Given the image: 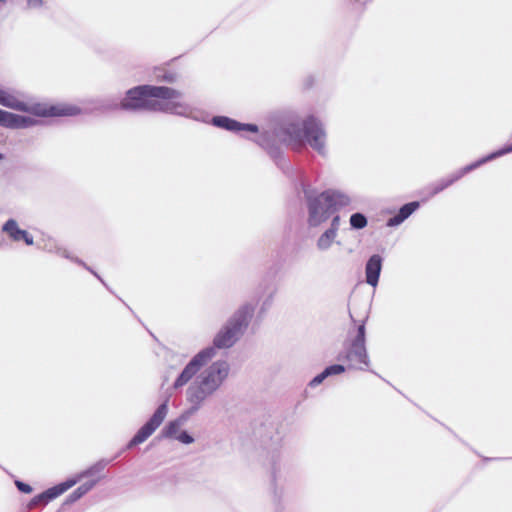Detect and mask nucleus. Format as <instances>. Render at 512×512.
Instances as JSON below:
<instances>
[{"instance_id":"39448f33","label":"nucleus","mask_w":512,"mask_h":512,"mask_svg":"<svg viewBox=\"0 0 512 512\" xmlns=\"http://www.w3.org/2000/svg\"><path fill=\"white\" fill-rule=\"evenodd\" d=\"M253 312L254 309L250 305H244L237 310L228 323L215 336L214 346L218 349L233 346L243 329L247 327Z\"/></svg>"},{"instance_id":"412c9836","label":"nucleus","mask_w":512,"mask_h":512,"mask_svg":"<svg viewBox=\"0 0 512 512\" xmlns=\"http://www.w3.org/2000/svg\"><path fill=\"white\" fill-rule=\"evenodd\" d=\"M177 76L173 72H164L163 74H157V80L172 83L176 80Z\"/></svg>"},{"instance_id":"a878e982","label":"nucleus","mask_w":512,"mask_h":512,"mask_svg":"<svg viewBox=\"0 0 512 512\" xmlns=\"http://www.w3.org/2000/svg\"><path fill=\"white\" fill-rule=\"evenodd\" d=\"M339 221L340 217L338 215L334 216L332 219L331 227L329 229L333 230L334 232H337L339 227Z\"/></svg>"},{"instance_id":"393cba45","label":"nucleus","mask_w":512,"mask_h":512,"mask_svg":"<svg viewBox=\"0 0 512 512\" xmlns=\"http://www.w3.org/2000/svg\"><path fill=\"white\" fill-rule=\"evenodd\" d=\"M327 377L325 371H323L322 373H320L319 375H317L311 382H310V385L311 386H316L318 384H320L325 378Z\"/></svg>"},{"instance_id":"ddd939ff","label":"nucleus","mask_w":512,"mask_h":512,"mask_svg":"<svg viewBox=\"0 0 512 512\" xmlns=\"http://www.w3.org/2000/svg\"><path fill=\"white\" fill-rule=\"evenodd\" d=\"M2 231L7 233L15 242L24 241L29 246L33 244V237L26 230L20 229L14 219L7 220L2 227Z\"/></svg>"},{"instance_id":"6ab92c4d","label":"nucleus","mask_w":512,"mask_h":512,"mask_svg":"<svg viewBox=\"0 0 512 512\" xmlns=\"http://www.w3.org/2000/svg\"><path fill=\"white\" fill-rule=\"evenodd\" d=\"M350 225L354 229H363L367 226V219L361 213H354L350 217Z\"/></svg>"},{"instance_id":"f03ea898","label":"nucleus","mask_w":512,"mask_h":512,"mask_svg":"<svg viewBox=\"0 0 512 512\" xmlns=\"http://www.w3.org/2000/svg\"><path fill=\"white\" fill-rule=\"evenodd\" d=\"M281 137L284 141L301 144L305 138L309 145L318 153H324L325 132L321 124L312 116L303 121H289L281 128Z\"/></svg>"},{"instance_id":"4be33fe9","label":"nucleus","mask_w":512,"mask_h":512,"mask_svg":"<svg viewBox=\"0 0 512 512\" xmlns=\"http://www.w3.org/2000/svg\"><path fill=\"white\" fill-rule=\"evenodd\" d=\"M15 485L19 491H21L22 493H25V494H30L33 491L32 487L29 484L24 483L20 480H16Z\"/></svg>"},{"instance_id":"bb28decb","label":"nucleus","mask_w":512,"mask_h":512,"mask_svg":"<svg viewBox=\"0 0 512 512\" xmlns=\"http://www.w3.org/2000/svg\"><path fill=\"white\" fill-rule=\"evenodd\" d=\"M2 159H3V155L0 153V160H2Z\"/></svg>"},{"instance_id":"aec40b11","label":"nucleus","mask_w":512,"mask_h":512,"mask_svg":"<svg viewBox=\"0 0 512 512\" xmlns=\"http://www.w3.org/2000/svg\"><path fill=\"white\" fill-rule=\"evenodd\" d=\"M346 367L344 365H341V364H334V365H331V366H328L327 368H325V373L328 376L330 375H338V374H341L345 371Z\"/></svg>"},{"instance_id":"9b49d317","label":"nucleus","mask_w":512,"mask_h":512,"mask_svg":"<svg viewBox=\"0 0 512 512\" xmlns=\"http://www.w3.org/2000/svg\"><path fill=\"white\" fill-rule=\"evenodd\" d=\"M83 477V474L78 475L74 479H69L63 483H60L52 488L47 489L43 493L37 495L33 500L32 503H38L43 502L44 504L48 503L49 501L57 498L64 492H66L68 489L73 487L75 484H77L81 478Z\"/></svg>"},{"instance_id":"a211bd4d","label":"nucleus","mask_w":512,"mask_h":512,"mask_svg":"<svg viewBox=\"0 0 512 512\" xmlns=\"http://www.w3.org/2000/svg\"><path fill=\"white\" fill-rule=\"evenodd\" d=\"M94 484H95L94 481H90V482L80 485L76 490H74L70 494L69 501L73 502V501L80 499L83 495H85L88 491H90L92 489Z\"/></svg>"},{"instance_id":"1a4fd4ad","label":"nucleus","mask_w":512,"mask_h":512,"mask_svg":"<svg viewBox=\"0 0 512 512\" xmlns=\"http://www.w3.org/2000/svg\"><path fill=\"white\" fill-rule=\"evenodd\" d=\"M214 348H207L196 354L185 366L179 377L174 382V387L179 388L186 385L200 369L214 356Z\"/></svg>"},{"instance_id":"4468645a","label":"nucleus","mask_w":512,"mask_h":512,"mask_svg":"<svg viewBox=\"0 0 512 512\" xmlns=\"http://www.w3.org/2000/svg\"><path fill=\"white\" fill-rule=\"evenodd\" d=\"M213 122L216 126L224 128L229 131H242L247 130L253 133H256L258 131V127L253 124H241L237 122L236 120H233L231 118L220 116L215 117L213 119Z\"/></svg>"},{"instance_id":"f3484780","label":"nucleus","mask_w":512,"mask_h":512,"mask_svg":"<svg viewBox=\"0 0 512 512\" xmlns=\"http://www.w3.org/2000/svg\"><path fill=\"white\" fill-rule=\"evenodd\" d=\"M337 232L331 229L326 230L318 239L317 246L319 249H327L331 246L333 240L336 237Z\"/></svg>"},{"instance_id":"dca6fc26","label":"nucleus","mask_w":512,"mask_h":512,"mask_svg":"<svg viewBox=\"0 0 512 512\" xmlns=\"http://www.w3.org/2000/svg\"><path fill=\"white\" fill-rule=\"evenodd\" d=\"M419 207L418 202H410L403 205L398 213L390 218L387 222L388 226H395L402 223L405 219H407L417 208Z\"/></svg>"},{"instance_id":"f257e3e1","label":"nucleus","mask_w":512,"mask_h":512,"mask_svg":"<svg viewBox=\"0 0 512 512\" xmlns=\"http://www.w3.org/2000/svg\"><path fill=\"white\" fill-rule=\"evenodd\" d=\"M128 111H151L170 114H185L187 105L182 93L167 86L139 85L129 89L119 104Z\"/></svg>"},{"instance_id":"9d476101","label":"nucleus","mask_w":512,"mask_h":512,"mask_svg":"<svg viewBox=\"0 0 512 512\" xmlns=\"http://www.w3.org/2000/svg\"><path fill=\"white\" fill-rule=\"evenodd\" d=\"M167 402L161 404L151 418L145 423L129 442V447L139 445L146 441L155 430L162 424L167 415Z\"/></svg>"},{"instance_id":"b1692460","label":"nucleus","mask_w":512,"mask_h":512,"mask_svg":"<svg viewBox=\"0 0 512 512\" xmlns=\"http://www.w3.org/2000/svg\"><path fill=\"white\" fill-rule=\"evenodd\" d=\"M176 438L180 442L185 443V444H189V443L193 442V438L187 432H181Z\"/></svg>"},{"instance_id":"5701e85b","label":"nucleus","mask_w":512,"mask_h":512,"mask_svg":"<svg viewBox=\"0 0 512 512\" xmlns=\"http://www.w3.org/2000/svg\"><path fill=\"white\" fill-rule=\"evenodd\" d=\"M178 426L179 425L177 422L169 423V425L166 427V430H165L166 436L173 437L174 434L176 433V430L178 429Z\"/></svg>"},{"instance_id":"423d86ee","label":"nucleus","mask_w":512,"mask_h":512,"mask_svg":"<svg viewBox=\"0 0 512 512\" xmlns=\"http://www.w3.org/2000/svg\"><path fill=\"white\" fill-rule=\"evenodd\" d=\"M337 359L345 362L347 369L364 370L369 366L364 323L358 326L355 335L347 341L344 351L338 355Z\"/></svg>"},{"instance_id":"f8f14e48","label":"nucleus","mask_w":512,"mask_h":512,"mask_svg":"<svg viewBox=\"0 0 512 512\" xmlns=\"http://www.w3.org/2000/svg\"><path fill=\"white\" fill-rule=\"evenodd\" d=\"M33 123V120L28 117L13 114L11 112L0 109V126L2 127L9 129H19L29 127Z\"/></svg>"},{"instance_id":"0eeeda50","label":"nucleus","mask_w":512,"mask_h":512,"mask_svg":"<svg viewBox=\"0 0 512 512\" xmlns=\"http://www.w3.org/2000/svg\"><path fill=\"white\" fill-rule=\"evenodd\" d=\"M340 195L332 191H324L316 197L308 199V223L312 227H317L333 214L340 206Z\"/></svg>"},{"instance_id":"20e7f679","label":"nucleus","mask_w":512,"mask_h":512,"mask_svg":"<svg viewBox=\"0 0 512 512\" xmlns=\"http://www.w3.org/2000/svg\"><path fill=\"white\" fill-rule=\"evenodd\" d=\"M229 366L224 361L213 363L200 377L197 385L188 390V399L192 403H200L214 392L227 377Z\"/></svg>"},{"instance_id":"6e6552de","label":"nucleus","mask_w":512,"mask_h":512,"mask_svg":"<svg viewBox=\"0 0 512 512\" xmlns=\"http://www.w3.org/2000/svg\"><path fill=\"white\" fill-rule=\"evenodd\" d=\"M510 152H512V145L505 146L502 149H499V150H497V151H495V152H493V153H491V154H489V155H487L469 165L462 167L458 171H456V172L448 175L447 177L439 180L438 182H436L431 188L432 189L431 193L433 195L440 193L444 189L450 187L455 182H457L458 180L463 178L466 174L477 169L478 167L485 164L486 162L493 160L497 157L503 156L505 154H508Z\"/></svg>"},{"instance_id":"2eb2a0df","label":"nucleus","mask_w":512,"mask_h":512,"mask_svg":"<svg viewBox=\"0 0 512 512\" xmlns=\"http://www.w3.org/2000/svg\"><path fill=\"white\" fill-rule=\"evenodd\" d=\"M381 269L382 258L377 254L371 256L365 267L366 282L369 285L373 287L377 285Z\"/></svg>"},{"instance_id":"7ed1b4c3","label":"nucleus","mask_w":512,"mask_h":512,"mask_svg":"<svg viewBox=\"0 0 512 512\" xmlns=\"http://www.w3.org/2000/svg\"><path fill=\"white\" fill-rule=\"evenodd\" d=\"M0 104L21 112H27L40 117H62L73 116L79 113V109L65 104H33L29 105L14 95L0 88Z\"/></svg>"}]
</instances>
